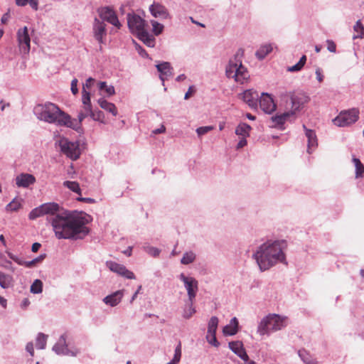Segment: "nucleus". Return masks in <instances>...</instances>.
<instances>
[{
    "instance_id": "f257e3e1",
    "label": "nucleus",
    "mask_w": 364,
    "mask_h": 364,
    "mask_svg": "<svg viewBox=\"0 0 364 364\" xmlns=\"http://www.w3.org/2000/svg\"><path fill=\"white\" fill-rule=\"evenodd\" d=\"M87 220L80 215L65 210L51 219V225L58 239H82L89 232Z\"/></svg>"
},
{
    "instance_id": "f03ea898",
    "label": "nucleus",
    "mask_w": 364,
    "mask_h": 364,
    "mask_svg": "<svg viewBox=\"0 0 364 364\" xmlns=\"http://www.w3.org/2000/svg\"><path fill=\"white\" fill-rule=\"evenodd\" d=\"M285 240L267 241L259 246L254 254L262 271L267 270L277 262L285 260L284 250L287 248Z\"/></svg>"
},
{
    "instance_id": "7ed1b4c3",
    "label": "nucleus",
    "mask_w": 364,
    "mask_h": 364,
    "mask_svg": "<svg viewBox=\"0 0 364 364\" xmlns=\"http://www.w3.org/2000/svg\"><path fill=\"white\" fill-rule=\"evenodd\" d=\"M41 109L40 119L48 123L56 124L59 126L75 128V120L70 116L53 103H46L44 105H38Z\"/></svg>"
},
{
    "instance_id": "20e7f679",
    "label": "nucleus",
    "mask_w": 364,
    "mask_h": 364,
    "mask_svg": "<svg viewBox=\"0 0 364 364\" xmlns=\"http://www.w3.org/2000/svg\"><path fill=\"white\" fill-rule=\"evenodd\" d=\"M127 23L132 33L135 34L139 40L149 47H154L155 38L148 33L146 22L143 18L136 14H129Z\"/></svg>"
},
{
    "instance_id": "39448f33",
    "label": "nucleus",
    "mask_w": 364,
    "mask_h": 364,
    "mask_svg": "<svg viewBox=\"0 0 364 364\" xmlns=\"http://www.w3.org/2000/svg\"><path fill=\"white\" fill-rule=\"evenodd\" d=\"M243 55L244 50L239 49L234 59L230 60L226 68V75L230 78H234L236 82L241 84L244 83L250 77L247 68L242 64Z\"/></svg>"
},
{
    "instance_id": "423d86ee",
    "label": "nucleus",
    "mask_w": 364,
    "mask_h": 364,
    "mask_svg": "<svg viewBox=\"0 0 364 364\" xmlns=\"http://www.w3.org/2000/svg\"><path fill=\"white\" fill-rule=\"evenodd\" d=\"M285 326V319L277 314H269L264 318L257 328V332L262 335H268L272 331H277Z\"/></svg>"
},
{
    "instance_id": "0eeeda50",
    "label": "nucleus",
    "mask_w": 364,
    "mask_h": 364,
    "mask_svg": "<svg viewBox=\"0 0 364 364\" xmlns=\"http://www.w3.org/2000/svg\"><path fill=\"white\" fill-rule=\"evenodd\" d=\"M359 112L356 109L341 112L333 119V123L338 127H346L355 123L358 119Z\"/></svg>"
},
{
    "instance_id": "6e6552de",
    "label": "nucleus",
    "mask_w": 364,
    "mask_h": 364,
    "mask_svg": "<svg viewBox=\"0 0 364 364\" xmlns=\"http://www.w3.org/2000/svg\"><path fill=\"white\" fill-rule=\"evenodd\" d=\"M62 152L73 160H76L80 155L79 146L77 143L69 141L66 139L60 141Z\"/></svg>"
},
{
    "instance_id": "1a4fd4ad",
    "label": "nucleus",
    "mask_w": 364,
    "mask_h": 364,
    "mask_svg": "<svg viewBox=\"0 0 364 364\" xmlns=\"http://www.w3.org/2000/svg\"><path fill=\"white\" fill-rule=\"evenodd\" d=\"M180 279L184 283V286L188 292L189 301L193 303L198 289V281L193 277H186L183 273L180 274Z\"/></svg>"
},
{
    "instance_id": "9d476101",
    "label": "nucleus",
    "mask_w": 364,
    "mask_h": 364,
    "mask_svg": "<svg viewBox=\"0 0 364 364\" xmlns=\"http://www.w3.org/2000/svg\"><path fill=\"white\" fill-rule=\"evenodd\" d=\"M82 106L78 114L79 123H81L85 117L91 116L92 112L90 94L87 90L82 91Z\"/></svg>"
},
{
    "instance_id": "9b49d317",
    "label": "nucleus",
    "mask_w": 364,
    "mask_h": 364,
    "mask_svg": "<svg viewBox=\"0 0 364 364\" xmlns=\"http://www.w3.org/2000/svg\"><path fill=\"white\" fill-rule=\"evenodd\" d=\"M309 97L303 93L290 94V109L289 112H293V115L296 111H299L302 106L309 101Z\"/></svg>"
},
{
    "instance_id": "f8f14e48",
    "label": "nucleus",
    "mask_w": 364,
    "mask_h": 364,
    "mask_svg": "<svg viewBox=\"0 0 364 364\" xmlns=\"http://www.w3.org/2000/svg\"><path fill=\"white\" fill-rule=\"evenodd\" d=\"M100 17L103 20L106 21L108 23L112 24L117 28H119L121 26V23H119L118 18L112 9L109 7H103L98 10Z\"/></svg>"
},
{
    "instance_id": "ddd939ff",
    "label": "nucleus",
    "mask_w": 364,
    "mask_h": 364,
    "mask_svg": "<svg viewBox=\"0 0 364 364\" xmlns=\"http://www.w3.org/2000/svg\"><path fill=\"white\" fill-rule=\"evenodd\" d=\"M106 266L113 272L118 274L120 276H122L127 279H134L135 275L134 274L127 269L124 265L118 264L113 261H107L106 262Z\"/></svg>"
},
{
    "instance_id": "4468645a",
    "label": "nucleus",
    "mask_w": 364,
    "mask_h": 364,
    "mask_svg": "<svg viewBox=\"0 0 364 364\" xmlns=\"http://www.w3.org/2000/svg\"><path fill=\"white\" fill-rule=\"evenodd\" d=\"M92 32L95 38L99 43L102 44L105 43L104 38L107 36L106 24L95 18L92 26Z\"/></svg>"
},
{
    "instance_id": "2eb2a0df",
    "label": "nucleus",
    "mask_w": 364,
    "mask_h": 364,
    "mask_svg": "<svg viewBox=\"0 0 364 364\" xmlns=\"http://www.w3.org/2000/svg\"><path fill=\"white\" fill-rule=\"evenodd\" d=\"M17 37L21 49L23 50L25 53H28L30 50L31 39L26 26L23 27L22 29L18 30L17 33Z\"/></svg>"
},
{
    "instance_id": "dca6fc26",
    "label": "nucleus",
    "mask_w": 364,
    "mask_h": 364,
    "mask_svg": "<svg viewBox=\"0 0 364 364\" xmlns=\"http://www.w3.org/2000/svg\"><path fill=\"white\" fill-rule=\"evenodd\" d=\"M260 108L266 113H271L276 109V105L270 95L262 93L259 100Z\"/></svg>"
},
{
    "instance_id": "f3484780",
    "label": "nucleus",
    "mask_w": 364,
    "mask_h": 364,
    "mask_svg": "<svg viewBox=\"0 0 364 364\" xmlns=\"http://www.w3.org/2000/svg\"><path fill=\"white\" fill-rule=\"evenodd\" d=\"M242 98L250 107L257 108L259 100V94L253 90H245L242 94Z\"/></svg>"
},
{
    "instance_id": "a211bd4d",
    "label": "nucleus",
    "mask_w": 364,
    "mask_h": 364,
    "mask_svg": "<svg viewBox=\"0 0 364 364\" xmlns=\"http://www.w3.org/2000/svg\"><path fill=\"white\" fill-rule=\"evenodd\" d=\"M35 183V176L30 173H22L16 177V184L19 188H28Z\"/></svg>"
},
{
    "instance_id": "6ab92c4d",
    "label": "nucleus",
    "mask_w": 364,
    "mask_h": 364,
    "mask_svg": "<svg viewBox=\"0 0 364 364\" xmlns=\"http://www.w3.org/2000/svg\"><path fill=\"white\" fill-rule=\"evenodd\" d=\"M43 212L44 215H50L56 216L59 213H62L63 211H65L56 203H46L42 204Z\"/></svg>"
},
{
    "instance_id": "aec40b11",
    "label": "nucleus",
    "mask_w": 364,
    "mask_h": 364,
    "mask_svg": "<svg viewBox=\"0 0 364 364\" xmlns=\"http://www.w3.org/2000/svg\"><path fill=\"white\" fill-rule=\"evenodd\" d=\"M230 348L244 361H247L249 357L243 348L241 341H232L229 343Z\"/></svg>"
},
{
    "instance_id": "412c9836",
    "label": "nucleus",
    "mask_w": 364,
    "mask_h": 364,
    "mask_svg": "<svg viewBox=\"0 0 364 364\" xmlns=\"http://www.w3.org/2000/svg\"><path fill=\"white\" fill-rule=\"evenodd\" d=\"M158 72L160 73V79L164 82L173 75V68L168 62H164L156 65Z\"/></svg>"
},
{
    "instance_id": "4be33fe9",
    "label": "nucleus",
    "mask_w": 364,
    "mask_h": 364,
    "mask_svg": "<svg viewBox=\"0 0 364 364\" xmlns=\"http://www.w3.org/2000/svg\"><path fill=\"white\" fill-rule=\"evenodd\" d=\"M150 12L156 18H166L168 16L166 7L160 4H153L149 8Z\"/></svg>"
},
{
    "instance_id": "5701e85b",
    "label": "nucleus",
    "mask_w": 364,
    "mask_h": 364,
    "mask_svg": "<svg viewBox=\"0 0 364 364\" xmlns=\"http://www.w3.org/2000/svg\"><path fill=\"white\" fill-rule=\"evenodd\" d=\"M53 350L58 355H68L70 351L66 344L65 336L63 335L53 347Z\"/></svg>"
},
{
    "instance_id": "b1692460",
    "label": "nucleus",
    "mask_w": 364,
    "mask_h": 364,
    "mask_svg": "<svg viewBox=\"0 0 364 364\" xmlns=\"http://www.w3.org/2000/svg\"><path fill=\"white\" fill-rule=\"evenodd\" d=\"M303 127L306 131L305 134L308 139V152L310 154L318 145L316 135L314 131L307 129L305 125Z\"/></svg>"
},
{
    "instance_id": "393cba45",
    "label": "nucleus",
    "mask_w": 364,
    "mask_h": 364,
    "mask_svg": "<svg viewBox=\"0 0 364 364\" xmlns=\"http://www.w3.org/2000/svg\"><path fill=\"white\" fill-rule=\"evenodd\" d=\"M122 296L123 292L122 291L119 290L115 291L114 293L110 295L107 296L106 297H105L103 301L106 304H108L111 306H115L120 302Z\"/></svg>"
},
{
    "instance_id": "a878e982",
    "label": "nucleus",
    "mask_w": 364,
    "mask_h": 364,
    "mask_svg": "<svg viewBox=\"0 0 364 364\" xmlns=\"http://www.w3.org/2000/svg\"><path fill=\"white\" fill-rule=\"evenodd\" d=\"M238 331V321L234 317L231 319L229 324L224 326L223 333L225 336H232L237 333Z\"/></svg>"
},
{
    "instance_id": "bb28decb",
    "label": "nucleus",
    "mask_w": 364,
    "mask_h": 364,
    "mask_svg": "<svg viewBox=\"0 0 364 364\" xmlns=\"http://www.w3.org/2000/svg\"><path fill=\"white\" fill-rule=\"evenodd\" d=\"M100 107L111 113L113 116L117 115V109L114 104L107 102L105 98L102 97L97 100Z\"/></svg>"
},
{
    "instance_id": "cd10ccee",
    "label": "nucleus",
    "mask_w": 364,
    "mask_h": 364,
    "mask_svg": "<svg viewBox=\"0 0 364 364\" xmlns=\"http://www.w3.org/2000/svg\"><path fill=\"white\" fill-rule=\"evenodd\" d=\"M251 129L252 128L249 124L242 123L236 127L235 134L240 137L247 138L250 136V132Z\"/></svg>"
},
{
    "instance_id": "c85d7f7f",
    "label": "nucleus",
    "mask_w": 364,
    "mask_h": 364,
    "mask_svg": "<svg viewBox=\"0 0 364 364\" xmlns=\"http://www.w3.org/2000/svg\"><path fill=\"white\" fill-rule=\"evenodd\" d=\"M299 355L306 364H318L313 356L305 349L299 350Z\"/></svg>"
},
{
    "instance_id": "c756f323",
    "label": "nucleus",
    "mask_w": 364,
    "mask_h": 364,
    "mask_svg": "<svg viewBox=\"0 0 364 364\" xmlns=\"http://www.w3.org/2000/svg\"><path fill=\"white\" fill-rule=\"evenodd\" d=\"M272 50L271 44H265L262 46L256 52L255 55L259 60L264 59Z\"/></svg>"
},
{
    "instance_id": "7c9ffc66",
    "label": "nucleus",
    "mask_w": 364,
    "mask_h": 364,
    "mask_svg": "<svg viewBox=\"0 0 364 364\" xmlns=\"http://www.w3.org/2000/svg\"><path fill=\"white\" fill-rule=\"evenodd\" d=\"M293 115V112H286L282 114L276 115L272 117L275 125L282 126L287 120V119Z\"/></svg>"
},
{
    "instance_id": "2f4dec72",
    "label": "nucleus",
    "mask_w": 364,
    "mask_h": 364,
    "mask_svg": "<svg viewBox=\"0 0 364 364\" xmlns=\"http://www.w3.org/2000/svg\"><path fill=\"white\" fill-rule=\"evenodd\" d=\"M13 282V278L9 274L0 272V286L4 289L9 288Z\"/></svg>"
},
{
    "instance_id": "473e14b6",
    "label": "nucleus",
    "mask_w": 364,
    "mask_h": 364,
    "mask_svg": "<svg viewBox=\"0 0 364 364\" xmlns=\"http://www.w3.org/2000/svg\"><path fill=\"white\" fill-rule=\"evenodd\" d=\"M21 201L22 200L20 198H14L6 206V211H17L19 210L21 206Z\"/></svg>"
},
{
    "instance_id": "72a5a7b5",
    "label": "nucleus",
    "mask_w": 364,
    "mask_h": 364,
    "mask_svg": "<svg viewBox=\"0 0 364 364\" xmlns=\"http://www.w3.org/2000/svg\"><path fill=\"white\" fill-rule=\"evenodd\" d=\"M15 2L18 6H25L29 4L34 11L38 9V0H15Z\"/></svg>"
},
{
    "instance_id": "f704fd0d",
    "label": "nucleus",
    "mask_w": 364,
    "mask_h": 364,
    "mask_svg": "<svg viewBox=\"0 0 364 364\" xmlns=\"http://www.w3.org/2000/svg\"><path fill=\"white\" fill-rule=\"evenodd\" d=\"M6 253H7V255L9 257L10 259L14 260L15 262H16L19 265H24L26 267H33L36 266V264H34L33 260H31V261H29V262H23V260L20 259L18 257H16V255H14L11 252H6Z\"/></svg>"
},
{
    "instance_id": "c9c22d12",
    "label": "nucleus",
    "mask_w": 364,
    "mask_h": 364,
    "mask_svg": "<svg viewBox=\"0 0 364 364\" xmlns=\"http://www.w3.org/2000/svg\"><path fill=\"white\" fill-rule=\"evenodd\" d=\"M353 161L355 167V177H363L364 174V165L357 158H353Z\"/></svg>"
},
{
    "instance_id": "e433bc0d",
    "label": "nucleus",
    "mask_w": 364,
    "mask_h": 364,
    "mask_svg": "<svg viewBox=\"0 0 364 364\" xmlns=\"http://www.w3.org/2000/svg\"><path fill=\"white\" fill-rule=\"evenodd\" d=\"M219 320L216 316H212L208 324V332L209 333H216Z\"/></svg>"
},
{
    "instance_id": "4c0bfd02",
    "label": "nucleus",
    "mask_w": 364,
    "mask_h": 364,
    "mask_svg": "<svg viewBox=\"0 0 364 364\" xmlns=\"http://www.w3.org/2000/svg\"><path fill=\"white\" fill-rule=\"evenodd\" d=\"M306 61V56L305 55H302L300 58L299 61L294 65L289 67L287 68V71L289 72H297L301 70L304 66Z\"/></svg>"
},
{
    "instance_id": "58836bf2",
    "label": "nucleus",
    "mask_w": 364,
    "mask_h": 364,
    "mask_svg": "<svg viewBox=\"0 0 364 364\" xmlns=\"http://www.w3.org/2000/svg\"><path fill=\"white\" fill-rule=\"evenodd\" d=\"M63 186L71 190L72 191L81 195V189L79 183L76 181H66L63 182Z\"/></svg>"
},
{
    "instance_id": "ea45409f",
    "label": "nucleus",
    "mask_w": 364,
    "mask_h": 364,
    "mask_svg": "<svg viewBox=\"0 0 364 364\" xmlns=\"http://www.w3.org/2000/svg\"><path fill=\"white\" fill-rule=\"evenodd\" d=\"M354 31L356 33L353 36V38H363L364 37V26L361 23L360 21H358L353 27Z\"/></svg>"
},
{
    "instance_id": "a19ab883",
    "label": "nucleus",
    "mask_w": 364,
    "mask_h": 364,
    "mask_svg": "<svg viewBox=\"0 0 364 364\" xmlns=\"http://www.w3.org/2000/svg\"><path fill=\"white\" fill-rule=\"evenodd\" d=\"M47 337H48V336H46L42 333H38L37 338H36V346L37 348H38V349L45 348V347L46 346Z\"/></svg>"
},
{
    "instance_id": "79ce46f5",
    "label": "nucleus",
    "mask_w": 364,
    "mask_h": 364,
    "mask_svg": "<svg viewBox=\"0 0 364 364\" xmlns=\"http://www.w3.org/2000/svg\"><path fill=\"white\" fill-rule=\"evenodd\" d=\"M98 87L100 90H105L108 96L114 95V87L112 85H107L105 82H100Z\"/></svg>"
},
{
    "instance_id": "37998d69",
    "label": "nucleus",
    "mask_w": 364,
    "mask_h": 364,
    "mask_svg": "<svg viewBox=\"0 0 364 364\" xmlns=\"http://www.w3.org/2000/svg\"><path fill=\"white\" fill-rule=\"evenodd\" d=\"M43 215H44V213L43 212L42 205H41L30 212L28 218L30 220H35L37 218L41 217Z\"/></svg>"
},
{
    "instance_id": "c03bdc74",
    "label": "nucleus",
    "mask_w": 364,
    "mask_h": 364,
    "mask_svg": "<svg viewBox=\"0 0 364 364\" xmlns=\"http://www.w3.org/2000/svg\"><path fill=\"white\" fill-rule=\"evenodd\" d=\"M43 291V282L40 279H36L31 286V291L33 294H39Z\"/></svg>"
},
{
    "instance_id": "a18cd8bd",
    "label": "nucleus",
    "mask_w": 364,
    "mask_h": 364,
    "mask_svg": "<svg viewBox=\"0 0 364 364\" xmlns=\"http://www.w3.org/2000/svg\"><path fill=\"white\" fill-rule=\"evenodd\" d=\"M196 259V255L193 252H186L181 262L183 264H188L192 263Z\"/></svg>"
},
{
    "instance_id": "49530a36",
    "label": "nucleus",
    "mask_w": 364,
    "mask_h": 364,
    "mask_svg": "<svg viewBox=\"0 0 364 364\" xmlns=\"http://www.w3.org/2000/svg\"><path fill=\"white\" fill-rule=\"evenodd\" d=\"M181 357V343H179L175 349V353H174L173 358L168 363V364L178 363L180 361Z\"/></svg>"
},
{
    "instance_id": "de8ad7c7",
    "label": "nucleus",
    "mask_w": 364,
    "mask_h": 364,
    "mask_svg": "<svg viewBox=\"0 0 364 364\" xmlns=\"http://www.w3.org/2000/svg\"><path fill=\"white\" fill-rule=\"evenodd\" d=\"M151 23L153 26V33L158 36L162 33L164 30V26L156 21H151Z\"/></svg>"
},
{
    "instance_id": "09e8293b",
    "label": "nucleus",
    "mask_w": 364,
    "mask_h": 364,
    "mask_svg": "<svg viewBox=\"0 0 364 364\" xmlns=\"http://www.w3.org/2000/svg\"><path fill=\"white\" fill-rule=\"evenodd\" d=\"M90 117L95 121H99V122H104L105 115H104V113L102 111H100V110H98V111H93L92 110Z\"/></svg>"
},
{
    "instance_id": "8fccbe9b",
    "label": "nucleus",
    "mask_w": 364,
    "mask_h": 364,
    "mask_svg": "<svg viewBox=\"0 0 364 364\" xmlns=\"http://www.w3.org/2000/svg\"><path fill=\"white\" fill-rule=\"evenodd\" d=\"M206 339L210 345L215 347H218L219 346V342L217 341L215 333H207Z\"/></svg>"
},
{
    "instance_id": "3c124183",
    "label": "nucleus",
    "mask_w": 364,
    "mask_h": 364,
    "mask_svg": "<svg viewBox=\"0 0 364 364\" xmlns=\"http://www.w3.org/2000/svg\"><path fill=\"white\" fill-rule=\"evenodd\" d=\"M196 313V309L193 306V303L190 302L189 306L184 310L183 312V317L185 318H191L194 314Z\"/></svg>"
},
{
    "instance_id": "603ef678",
    "label": "nucleus",
    "mask_w": 364,
    "mask_h": 364,
    "mask_svg": "<svg viewBox=\"0 0 364 364\" xmlns=\"http://www.w3.org/2000/svg\"><path fill=\"white\" fill-rule=\"evenodd\" d=\"M214 129L213 126L200 127L196 129L198 136H201Z\"/></svg>"
},
{
    "instance_id": "864d4df0",
    "label": "nucleus",
    "mask_w": 364,
    "mask_h": 364,
    "mask_svg": "<svg viewBox=\"0 0 364 364\" xmlns=\"http://www.w3.org/2000/svg\"><path fill=\"white\" fill-rule=\"evenodd\" d=\"M327 49L331 53H336V45L331 40L326 41Z\"/></svg>"
},
{
    "instance_id": "5fc2aeb1",
    "label": "nucleus",
    "mask_w": 364,
    "mask_h": 364,
    "mask_svg": "<svg viewBox=\"0 0 364 364\" xmlns=\"http://www.w3.org/2000/svg\"><path fill=\"white\" fill-rule=\"evenodd\" d=\"M77 82L78 81L76 78L73 79L71 82V91L73 95H76L78 92Z\"/></svg>"
},
{
    "instance_id": "6e6d98bb",
    "label": "nucleus",
    "mask_w": 364,
    "mask_h": 364,
    "mask_svg": "<svg viewBox=\"0 0 364 364\" xmlns=\"http://www.w3.org/2000/svg\"><path fill=\"white\" fill-rule=\"evenodd\" d=\"M95 80L92 77H89L86 80L85 84L83 85L82 90H84V89L85 90H87V89H90L92 86Z\"/></svg>"
},
{
    "instance_id": "4d7b16f0",
    "label": "nucleus",
    "mask_w": 364,
    "mask_h": 364,
    "mask_svg": "<svg viewBox=\"0 0 364 364\" xmlns=\"http://www.w3.org/2000/svg\"><path fill=\"white\" fill-rule=\"evenodd\" d=\"M196 92V90L193 86H190L188 91L185 94L184 99L188 100L191 97V96Z\"/></svg>"
},
{
    "instance_id": "13d9d810",
    "label": "nucleus",
    "mask_w": 364,
    "mask_h": 364,
    "mask_svg": "<svg viewBox=\"0 0 364 364\" xmlns=\"http://www.w3.org/2000/svg\"><path fill=\"white\" fill-rule=\"evenodd\" d=\"M246 145H247L246 138L241 137V139H240L239 142L237 144L236 148H237V149H240L243 148Z\"/></svg>"
},
{
    "instance_id": "bf43d9fd",
    "label": "nucleus",
    "mask_w": 364,
    "mask_h": 364,
    "mask_svg": "<svg viewBox=\"0 0 364 364\" xmlns=\"http://www.w3.org/2000/svg\"><path fill=\"white\" fill-rule=\"evenodd\" d=\"M26 350L30 353L31 356H33L34 355V349H33V343L30 342L28 343L26 346Z\"/></svg>"
},
{
    "instance_id": "052dcab7",
    "label": "nucleus",
    "mask_w": 364,
    "mask_h": 364,
    "mask_svg": "<svg viewBox=\"0 0 364 364\" xmlns=\"http://www.w3.org/2000/svg\"><path fill=\"white\" fill-rule=\"evenodd\" d=\"M148 252L154 257H157L160 251L157 248L150 247L149 248Z\"/></svg>"
},
{
    "instance_id": "680f3d73",
    "label": "nucleus",
    "mask_w": 364,
    "mask_h": 364,
    "mask_svg": "<svg viewBox=\"0 0 364 364\" xmlns=\"http://www.w3.org/2000/svg\"><path fill=\"white\" fill-rule=\"evenodd\" d=\"M165 131H166L165 127L164 125H161L160 128L153 130L152 133L154 134H158L164 133V132H165Z\"/></svg>"
},
{
    "instance_id": "e2e57ef3",
    "label": "nucleus",
    "mask_w": 364,
    "mask_h": 364,
    "mask_svg": "<svg viewBox=\"0 0 364 364\" xmlns=\"http://www.w3.org/2000/svg\"><path fill=\"white\" fill-rule=\"evenodd\" d=\"M316 78L319 82H321L323 80V75L321 74V72L319 69H317L316 71Z\"/></svg>"
},
{
    "instance_id": "0e129e2a",
    "label": "nucleus",
    "mask_w": 364,
    "mask_h": 364,
    "mask_svg": "<svg viewBox=\"0 0 364 364\" xmlns=\"http://www.w3.org/2000/svg\"><path fill=\"white\" fill-rule=\"evenodd\" d=\"M41 247V245L38 242H35L32 245L31 250L33 252H36L38 251L40 247Z\"/></svg>"
},
{
    "instance_id": "69168bd1",
    "label": "nucleus",
    "mask_w": 364,
    "mask_h": 364,
    "mask_svg": "<svg viewBox=\"0 0 364 364\" xmlns=\"http://www.w3.org/2000/svg\"><path fill=\"white\" fill-rule=\"evenodd\" d=\"M45 258V255H40L39 257L33 259V262H34V264L36 265L38 263H40L41 262H42Z\"/></svg>"
},
{
    "instance_id": "338daca9",
    "label": "nucleus",
    "mask_w": 364,
    "mask_h": 364,
    "mask_svg": "<svg viewBox=\"0 0 364 364\" xmlns=\"http://www.w3.org/2000/svg\"><path fill=\"white\" fill-rule=\"evenodd\" d=\"M77 200L80 201H86L87 203H93L95 201L94 199L90 198H78Z\"/></svg>"
},
{
    "instance_id": "774afa93",
    "label": "nucleus",
    "mask_w": 364,
    "mask_h": 364,
    "mask_svg": "<svg viewBox=\"0 0 364 364\" xmlns=\"http://www.w3.org/2000/svg\"><path fill=\"white\" fill-rule=\"evenodd\" d=\"M9 17V16L8 14H4L1 19V23H6V22L8 21Z\"/></svg>"
}]
</instances>
